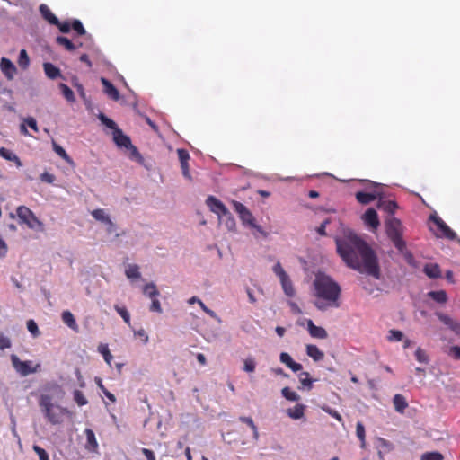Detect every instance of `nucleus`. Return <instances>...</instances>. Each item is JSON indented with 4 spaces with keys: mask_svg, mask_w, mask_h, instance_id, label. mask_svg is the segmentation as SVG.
I'll return each instance as SVG.
<instances>
[{
    "mask_svg": "<svg viewBox=\"0 0 460 460\" xmlns=\"http://www.w3.org/2000/svg\"><path fill=\"white\" fill-rule=\"evenodd\" d=\"M143 454L146 457V460H155V456L154 452L147 448H143L142 450Z\"/></svg>",
    "mask_w": 460,
    "mask_h": 460,
    "instance_id": "obj_64",
    "label": "nucleus"
},
{
    "mask_svg": "<svg viewBox=\"0 0 460 460\" xmlns=\"http://www.w3.org/2000/svg\"><path fill=\"white\" fill-rule=\"evenodd\" d=\"M32 449L38 455L40 460H49V454L44 448L38 445H33Z\"/></svg>",
    "mask_w": 460,
    "mask_h": 460,
    "instance_id": "obj_49",
    "label": "nucleus"
},
{
    "mask_svg": "<svg viewBox=\"0 0 460 460\" xmlns=\"http://www.w3.org/2000/svg\"><path fill=\"white\" fill-rule=\"evenodd\" d=\"M231 204L243 225H248L252 228H255L260 233H263L262 228L256 225L252 212L243 203L236 200H232Z\"/></svg>",
    "mask_w": 460,
    "mask_h": 460,
    "instance_id": "obj_5",
    "label": "nucleus"
},
{
    "mask_svg": "<svg viewBox=\"0 0 460 460\" xmlns=\"http://www.w3.org/2000/svg\"><path fill=\"white\" fill-rule=\"evenodd\" d=\"M177 154H178L179 160L181 162V165L184 164H188V162L190 160V155H189L188 151H186L185 149H178Z\"/></svg>",
    "mask_w": 460,
    "mask_h": 460,
    "instance_id": "obj_52",
    "label": "nucleus"
},
{
    "mask_svg": "<svg viewBox=\"0 0 460 460\" xmlns=\"http://www.w3.org/2000/svg\"><path fill=\"white\" fill-rule=\"evenodd\" d=\"M299 381L301 385L308 390L312 389L314 380L309 377L308 372H301L299 374Z\"/></svg>",
    "mask_w": 460,
    "mask_h": 460,
    "instance_id": "obj_38",
    "label": "nucleus"
},
{
    "mask_svg": "<svg viewBox=\"0 0 460 460\" xmlns=\"http://www.w3.org/2000/svg\"><path fill=\"white\" fill-rule=\"evenodd\" d=\"M255 367H256V364H255V361H254V359H253V358H247L246 359H244V362H243V370H244L245 372L252 373V372H254Z\"/></svg>",
    "mask_w": 460,
    "mask_h": 460,
    "instance_id": "obj_48",
    "label": "nucleus"
},
{
    "mask_svg": "<svg viewBox=\"0 0 460 460\" xmlns=\"http://www.w3.org/2000/svg\"><path fill=\"white\" fill-rule=\"evenodd\" d=\"M43 68L46 75L49 79H56L59 76H61L60 69L57 66H55L53 64L46 62L43 64Z\"/></svg>",
    "mask_w": 460,
    "mask_h": 460,
    "instance_id": "obj_25",
    "label": "nucleus"
},
{
    "mask_svg": "<svg viewBox=\"0 0 460 460\" xmlns=\"http://www.w3.org/2000/svg\"><path fill=\"white\" fill-rule=\"evenodd\" d=\"M283 397L291 402H297L300 400V396L289 387L286 386L281 390Z\"/></svg>",
    "mask_w": 460,
    "mask_h": 460,
    "instance_id": "obj_32",
    "label": "nucleus"
},
{
    "mask_svg": "<svg viewBox=\"0 0 460 460\" xmlns=\"http://www.w3.org/2000/svg\"><path fill=\"white\" fill-rule=\"evenodd\" d=\"M279 359H280V362L285 364L288 367L290 366V364L293 361V358H291V356L287 352L280 353Z\"/></svg>",
    "mask_w": 460,
    "mask_h": 460,
    "instance_id": "obj_59",
    "label": "nucleus"
},
{
    "mask_svg": "<svg viewBox=\"0 0 460 460\" xmlns=\"http://www.w3.org/2000/svg\"><path fill=\"white\" fill-rule=\"evenodd\" d=\"M92 216L94 219L105 224L111 219L110 217L105 213V210L102 208L94 209L92 211Z\"/></svg>",
    "mask_w": 460,
    "mask_h": 460,
    "instance_id": "obj_35",
    "label": "nucleus"
},
{
    "mask_svg": "<svg viewBox=\"0 0 460 460\" xmlns=\"http://www.w3.org/2000/svg\"><path fill=\"white\" fill-rule=\"evenodd\" d=\"M98 119L101 120V122L103 125H105L107 128L112 129L113 132L115 131L116 128H119L117 124L112 119H111L110 118H108L106 115H104L102 112L98 115Z\"/></svg>",
    "mask_w": 460,
    "mask_h": 460,
    "instance_id": "obj_39",
    "label": "nucleus"
},
{
    "mask_svg": "<svg viewBox=\"0 0 460 460\" xmlns=\"http://www.w3.org/2000/svg\"><path fill=\"white\" fill-rule=\"evenodd\" d=\"M393 403L395 411L399 413H403L408 407V402L405 397L400 394H397L394 396Z\"/></svg>",
    "mask_w": 460,
    "mask_h": 460,
    "instance_id": "obj_20",
    "label": "nucleus"
},
{
    "mask_svg": "<svg viewBox=\"0 0 460 460\" xmlns=\"http://www.w3.org/2000/svg\"><path fill=\"white\" fill-rule=\"evenodd\" d=\"M143 294L151 299L160 295L156 286L153 282L147 283L143 287Z\"/></svg>",
    "mask_w": 460,
    "mask_h": 460,
    "instance_id": "obj_30",
    "label": "nucleus"
},
{
    "mask_svg": "<svg viewBox=\"0 0 460 460\" xmlns=\"http://www.w3.org/2000/svg\"><path fill=\"white\" fill-rule=\"evenodd\" d=\"M18 65L22 69H27L30 65V58L25 49L20 51Z\"/></svg>",
    "mask_w": 460,
    "mask_h": 460,
    "instance_id": "obj_36",
    "label": "nucleus"
},
{
    "mask_svg": "<svg viewBox=\"0 0 460 460\" xmlns=\"http://www.w3.org/2000/svg\"><path fill=\"white\" fill-rule=\"evenodd\" d=\"M223 217H226V226L229 230H232L235 226V220L232 214L229 212V215H223Z\"/></svg>",
    "mask_w": 460,
    "mask_h": 460,
    "instance_id": "obj_60",
    "label": "nucleus"
},
{
    "mask_svg": "<svg viewBox=\"0 0 460 460\" xmlns=\"http://www.w3.org/2000/svg\"><path fill=\"white\" fill-rule=\"evenodd\" d=\"M102 84L103 85L104 93L113 101L119 100V93L118 89L106 78H101Z\"/></svg>",
    "mask_w": 460,
    "mask_h": 460,
    "instance_id": "obj_11",
    "label": "nucleus"
},
{
    "mask_svg": "<svg viewBox=\"0 0 460 460\" xmlns=\"http://www.w3.org/2000/svg\"><path fill=\"white\" fill-rule=\"evenodd\" d=\"M398 251L403 255L404 260L406 261V262L409 265H411L412 267H417V261H416L413 254L410 251H408L406 249V247L403 248V250H398Z\"/></svg>",
    "mask_w": 460,
    "mask_h": 460,
    "instance_id": "obj_41",
    "label": "nucleus"
},
{
    "mask_svg": "<svg viewBox=\"0 0 460 460\" xmlns=\"http://www.w3.org/2000/svg\"><path fill=\"white\" fill-rule=\"evenodd\" d=\"M150 311L151 312H156V313H162V307L159 300L157 297L152 298V303L150 305Z\"/></svg>",
    "mask_w": 460,
    "mask_h": 460,
    "instance_id": "obj_58",
    "label": "nucleus"
},
{
    "mask_svg": "<svg viewBox=\"0 0 460 460\" xmlns=\"http://www.w3.org/2000/svg\"><path fill=\"white\" fill-rule=\"evenodd\" d=\"M126 276L128 278V279H138L140 278V272H139V268L137 265L136 264H133V265H129L127 269H126Z\"/></svg>",
    "mask_w": 460,
    "mask_h": 460,
    "instance_id": "obj_40",
    "label": "nucleus"
},
{
    "mask_svg": "<svg viewBox=\"0 0 460 460\" xmlns=\"http://www.w3.org/2000/svg\"><path fill=\"white\" fill-rule=\"evenodd\" d=\"M307 330L311 337L317 339H326L328 333L326 330L321 326H316L311 319L307 320Z\"/></svg>",
    "mask_w": 460,
    "mask_h": 460,
    "instance_id": "obj_12",
    "label": "nucleus"
},
{
    "mask_svg": "<svg viewBox=\"0 0 460 460\" xmlns=\"http://www.w3.org/2000/svg\"><path fill=\"white\" fill-rule=\"evenodd\" d=\"M40 12L42 17L50 24L55 25L58 23V17L51 12V10L46 4H41L40 6Z\"/></svg>",
    "mask_w": 460,
    "mask_h": 460,
    "instance_id": "obj_24",
    "label": "nucleus"
},
{
    "mask_svg": "<svg viewBox=\"0 0 460 460\" xmlns=\"http://www.w3.org/2000/svg\"><path fill=\"white\" fill-rule=\"evenodd\" d=\"M74 400L79 406H84V405L87 404V402H88L84 394L80 390L74 391Z\"/></svg>",
    "mask_w": 460,
    "mask_h": 460,
    "instance_id": "obj_43",
    "label": "nucleus"
},
{
    "mask_svg": "<svg viewBox=\"0 0 460 460\" xmlns=\"http://www.w3.org/2000/svg\"><path fill=\"white\" fill-rule=\"evenodd\" d=\"M443 459H444V456L439 452H427V453H424L420 457V460H443Z\"/></svg>",
    "mask_w": 460,
    "mask_h": 460,
    "instance_id": "obj_44",
    "label": "nucleus"
},
{
    "mask_svg": "<svg viewBox=\"0 0 460 460\" xmlns=\"http://www.w3.org/2000/svg\"><path fill=\"white\" fill-rule=\"evenodd\" d=\"M280 283H281L284 293L288 296L292 297L295 296V293H296L295 288L293 287L292 281L290 280L289 277L280 279Z\"/></svg>",
    "mask_w": 460,
    "mask_h": 460,
    "instance_id": "obj_29",
    "label": "nucleus"
},
{
    "mask_svg": "<svg viewBox=\"0 0 460 460\" xmlns=\"http://www.w3.org/2000/svg\"><path fill=\"white\" fill-rule=\"evenodd\" d=\"M17 216L22 223L26 224L30 228L42 227V223L35 217L33 212L24 206L18 207Z\"/></svg>",
    "mask_w": 460,
    "mask_h": 460,
    "instance_id": "obj_6",
    "label": "nucleus"
},
{
    "mask_svg": "<svg viewBox=\"0 0 460 460\" xmlns=\"http://www.w3.org/2000/svg\"><path fill=\"white\" fill-rule=\"evenodd\" d=\"M59 89L67 102H74L75 101L74 92L66 84H60Z\"/></svg>",
    "mask_w": 460,
    "mask_h": 460,
    "instance_id": "obj_33",
    "label": "nucleus"
},
{
    "mask_svg": "<svg viewBox=\"0 0 460 460\" xmlns=\"http://www.w3.org/2000/svg\"><path fill=\"white\" fill-rule=\"evenodd\" d=\"M40 180L44 182H47V183H53L55 181V175L54 174H51L48 172H44L43 173L40 174Z\"/></svg>",
    "mask_w": 460,
    "mask_h": 460,
    "instance_id": "obj_57",
    "label": "nucleus"
},
{
    "mask_svg": "<svg viewBox=\"0 0 460 460\" xmlns=\"http://www.w3.org/2000/svg\"><path fill=\"white\" fill-rule=\"evenodd\" d=\"M314 295L317 298L314 306L325 311L329 307H339L341 287L331 277L325 274H317L313 282Z\"/></svg>",
    "mask_w": 460,
    "mask_h": 460,
    "instance_id": "obj_2",
    "label": "nucleus"
},
{
    "mask_svg": "<svg viewBox=\"0 0 460 460\" xmlns=\"http://www.w3.org/2000/svg\"><path fill=\"white\" fill-rule=\"evenodd\" d=\"M378 197V193L374 190L372 192H364V191H358L356 193V199L358 202L363 205H367L370 202L376 199Z\"/></svg>",
    "mask_w": 460,
    "mask_h": 460,
    "instance_id": "obj_16",
    "label": "nucleus"
},
{
    "mask_svg": "<svg viewBox=\"0 0 460 460\" xmlns=\"http://www.w3.org/2000/svg\"><path fill=\"white\" fill-rule=\"evenodd\" d=\"M306 354L314 361H321L324 358V353L322 350H320L316 345L314 344L306 345Z\"/></svg>",
    "mask_w": 460,
    "mask_h": 460,
    "instance_id": "obj_23",
    "label": "nucleus"
},
{
    "mask_svg": "<svg viewBox=\"0 0 460 460\" xmlns=\"http://www.w3.org/2000/svg\"><path fill=\"white\" fill-rule=\"evenodd\" d=\"M98 351L103 356V358L105 360V362L111 366V360L113 358L112 355L111 354L110 352V349H109V347L107 344H100L98 346Z\"/></svg>",
    "mask_w": 460,
    "mask_h": 460,
    "instance_id": "obj_31",
    "label": "nucleus"
},
{
    "mask_svg": "<svg viewBox=\"0 0 460 460\" xmlns=\"http://www.w3.org/2000/svg\"><path fill=\"white\" fill-rule=\"evenodd\" d=\"M429 296L438 303H446L447 301V295L446 291H431L429 293Z\"/></svg>",
    "mask_w": 460,
    "mask_h": 460,
    "instance_id": "obj_34",
    "label": "nucleus"
},
{
    "mask_svg": "<svg viewBox=\"0 0 460 460\" xmlns=\"http://www.w3.org/2000/svg\"><path fill=\"white\" fill-rule=\"evenodd\" d=\"M337 252L351 269L380 278V267L374 250L359 236L349 233L336 238Z\"/></svg>",
    "mask_w": 460,
    "mask_h": 460,
    "instance_id": "obj_1",
    "label": "nucleus"
},
{
    "mask_svg": "<svg viewBox=\"0 0 460 460\" xmlns=\"http://www.w3.org/2000/svg\"><path fill=\"white\" fill-rule=\"evenodd\" d=\"M429 218L437 226L438 230L440 232V236L448 240L456 239V234L439 217L431 215Z\"/></svg>",
    "mask_w": 460,
    "mask_h": 460,
    "instance_id": "obj_8",
    "label": "nucleus"
},
{
    "mask_svg": "<svg viewBox=\"0 0 460 460\" xmlns=\"http://www.w3.org/2000/svg\"><path fill=\"white\" fill-rule=\"evenodd\" d=\"M206 204L213 213L218 216L219 218H221L223 215H229L227 208L223 204V202L214 196H208L206 200Z\"/></svg>",
    "mask_w": 460,
    "mask_h": 460,
    "instance_id": "obj_9",
    "label": "nucleus"
},
{
    "mask_svg": "<svg viewBox=\"0 0 460 460\" xmlns=\"http://www.w3.org/2000/svg\"><path fill=\"white\" fill-rule=\"evenodd\" d=\"M56 42L59 45L64 47L68 51H74L78 47H82V43H74L72 40H70L68 38L64 36H58L56 39Z\"/></svg>",
    "mask_w": 460,
    "mask_h": 460,
    "instance_id": "obj_22",
    "label": "nucleus"
},
{
    "mask_svg": "<svg viewBox=\"0 0 460 460\" xmlns=\"http://www.w3.org/2000/svg\"><path fill=\"white\" fill-rule=\"evenodd\" d=\"M356 434L361 442V447H365L366 444V433L365 427L362 422L358 421L356 425Z\"/></svg>",
    "mask_w": 460,
    "mask_h": 460,
    "instance_id": "obj_37",
    "label": "nucleus"
},
{
    "mask_svg": "<svg viewBox=\"0 0 460 460\" xmlns=\"http://www.w3.org/2000/svg\"><path fill=\"white\" fill-rule=\"evenodd\" d=\"M39 405L48 421L52 425L60 424L63 420V416L66 413L65 408L52 402L49 395H41Z\"/></svg>",
    "mask_w": 460,
    "mask_h": 460,
    "instance_id": "obj_3",
    "label": "nucleus"
},
{
    "mask_svg": "<svg viewBox=\"0 0 460 460\" xmlns=\"http://www.w3.org/2000/svg\"><path fill=\"white\" fill-rule=\"evenodd\" d=\"M55 25L59 29V31L62 33H68L72 28L71 23L68 21H65L62 22L58 21V23Z\"/></svg>",
    "mask_w": 460,
    "mask_h": 460,
    "instance_id": "obj_54",
    "label": "nucleus"
},
{
    "mask_svg": "<svg viewBox=\"0 0 460 460\" xmlns=\"http://www.w3.org/2000/svg\"><path fill=\"white\" fill-rule=\"evenodd\" d=\"M423 272L430 279H438L441 277V270L437 263H427L424 266Z\"/></svg>",
    "mask_w": 460,
    "mask_h": 460,
    "instance_id": "obj_18",
    "label": "nucleus"
},
{
    "mask_svg": "<svg viewBox=\"0 0 460 460\" xmlns=\"http://www.w3.org/2000/svg\"><path fill=\"white\" fill-rule=\"evenodd\" d=\"M24 123H26V125L28 127H30L34 132H39V128L37 126V121L34 118L32 117H28L26 119H24Z\"/></svg>",
    "mask_w": 460,
    "mask_h": 460,
    "instance_id": "obj_56",
    "label": "nucleus"
},
{
    "mask_svg": "<svg viewBox=\"0 0 460 460\" xmlns=\"http://www.w3.org/2000/svg\"><path fill=\"white\" fill-rule=\"evenodd\" d=\"M114 309L116 310V312L122 317V319L124 320V322L128 324V325H130V314L128 313V311L127 310V308L125 307H121V306H119V305H115L114 306Z\"/></svg>",
    "mask_w": 460,
    "mask_h": 460,
    "instance_id": "obj_42",
    "label": "nucleus"
},
{
    "mask_svg": "<svg viewBox=\"0 0 460 460\" xmlns=\"http://www.w3.org/2000/svg\"><path fill=\"white\" fill-rule=\"evenodd\" d=\"M386 234L397 250L405 248L402 238V223L397 218H391L386 222Z\"/></svg>",
    "mask_w": 460,
    "mask_h": 460,
    "instance_id": "obj_4",
    "label": "nucleus"
},
{
    "mask_svg": "<svg viewBox=\"0 0 460 460\" xmlns=\"http://www.w3.org/2000/svg\"><path fill=\"white\" fill-rule=\"evenodd\" d=\"M0 69L8 80H13L17 73L14 64L6 58H2L0 60Z\"/></svg>",
    "mask_w": 460,
    "mask_h": 460,
    "instance_id": "obj_10",
    "label": "nucleus"
},
{
    "mask_svg": "<svg viewBox=\"0 0 460 460\" xmlns=\"http://www.w3.org/2000/svg\"><path fill=\"white\" fill-rule=\"evenodd\" d=\"M322 409H323V411L328 413L330 416H332L334 419H336L339 422H342V417H341V415L337 411L332 409L329 406H323Z\"/></svg>",
    "mask_w": 460,
    "mask_h": 460,
    "instance_id": "obj_51",
    "label": "nucleus"
},
{
    "mask_svg": "<svg viewBox=\"0 0 460 460\" xmlns=\"http://www.w3.org/2000/svg\"><path fill=\"white\" fill-rule=\"evenodd\" d=\"M62 321L64 323H66L70 329L73 331L78 332V325L76 323V321L75 319V316L70 311H64L62 313Z\"/></svg>",
    "mask_w": 460,
    "mask_h": 460,
    "instance_id": "obj_26",
    "label": "nucleus"
},
{
    "mask_svg": "<svg viewBox=\"0 0 460 460\" xmlns=\"http://www.w3.org/2000/svg\"><path fill=\"white\" fill-rule=\"evenodd\" d=\"M305 409V405L296 404L293 408L288 409L287 413L291 419L299 420L304 416Z\"/></svg>",
    "mask_w": 460,
    "mask_h": 460,
    "instance_id": "obj_27",
    "label": "nucleus"
},
{
    "mask_svg": "<svg viewBox=\"0 0 460 460\" xmlns=\"http://www.w3.org/2000/svg\"><path fill=\"white\" fill-rule=\"evenodd\" d=\"M198 304L207 314H208L211 317H216V313L213 310L208 308L201 300H198Z\"/></svg>",
    "mask_w": 460,
    "mask_h": 460,
    "instance_id": "obj_63",
    "label": "nucleus"
},
{
    "mask_svg": "<svg viewBox=\"0 0 460 460\" xmlns=\"http://www.w3.org/2000/svg\"><path fill=\"white\" fill-rule=\"evenodd\" d=\"M438 319L447 325L452 332H454L456 334H460V323L455 321L450 316L443 314V313H437L436 314Z\"/></svg>",
    "mask_w": 460,
    "mask_h": 460,
    "instance_id": "obj_13",
    "label": "nucleus"
},
{
    "mask_svg": "<svg viewBox=\"0 0 460 460\" xmlns=\"http://www.w3.org/2000/svg\"><path fill=\"white\" fill-rule=\"evenodd\" d=\"M11 361L14 369L22 376L36 373L40 367L39 364H37L35 367H32L31 361H22L14 354L11 356Z\"/></svg>",
    "mask_w": 460,
    "mask_h": 460,
    "instance_id": "obj_7",
    "label": "nucleus"
},
{
    "mask_svg": "<svg viewBox=\"0 0 460 460\" xmlns=\"http://www.w3.org/2000/svg\"><path fill=\"white\" fill-rule=\"evenodd\" d=\"M415 358L420 363H424V364L429 363V356L421 348H418L416 349Z\"/></svg>",
    "mask_w": 460,
    "mask_h": 460,
    "instance_id": "obj_47",
    "label": "nucleus"
},
{
    "mask_svg": "<svg viewBox=\"0 0 460 460\" xmlns=\"http://www.w3.org/2000/svg\"><path fill=\"white\" fill-rule=\"evenodd\" d=\"M363 220L366 225L369 226L373 229H376L379 225L378 215L374 208H368L363 215Z\"/></svg>",
    "mask_w": 460,
    "mask_h": 460,
    "instance_id": "obj_14",
    "label": "nucleus"
},
{
    "mask_svg": "<svg viewBox=\"0 0 460 460\" xmlns=\"http://www.w3.org/2000/svg\"><path fill=\"white\" fill-rule=\"evenodd\" d=\"M0 156L7 161L13 162L17 167L22 166L21 159L13 152L5 147H0Z\"/></svg>",
    "mask_w": 460,
    "mask_h": 460,
    "instance_id": "obj_19",
    "label": "nucleus"
},
{
    "mask_svg": "<svg viewBox=\"0 0 460 460\" xmlns=\"http://www.w3.org/2000/svg\"><path fill=\"white\" fill-rule=\"evenodd\" d=\"M11 345L10 339L0 332V349H9Z\"/></svg>",
    "mask_w": 460,
    "mask_h": 460,
    "instance_id": "obj_55",
    "label": "nucleus"
},
{
    "mask_svg": "<svg viewBox=\"0 0 460 460\" xmlns=\"http://www.w3.org/2000/svg\"><path fill=\"white\" fill-rule=\"evenodd\" d=\"M71 27L76 32L77 35H86V31L79 20H74L71 23Z\"/></svg>",
    "mask_w": 460,
    "mask_h": 460,
    "instance_id": "obj_45",
    "label": "nucleus"
},
{
    "mask_svg": "<svg viewBox=\"0 0 460 460\" xmlns=\"http://www.w3.org/2000/svg\"><path fill=\"white\" fill-rule=\"evenodd\" d=\"M84 433L86 436L85 448L88 451L95 452L98 448V442L96 440L94 432L91 429H86Z\"/></svg>",
    "mask_w": 460,
    "mask_h": 460,
    "instance_id": "obj_17",
    "label": "nucleus"
},
{
    "mask_svg": "<svg viewBox=\"0 0 460 460\" xmlns=\"http://www.w3.org/2000/svg\"><path fill=\"white\" fill-rule=\"evenodd\" d=\"M377 208L381 210H384L389 214H394L397 209V203L394 200H385L379 199L377 202Z\"/></svg>",
    "mask_w": 460,
    "mask_h": 460,
    "instance_id": "obj_21",
    "label": "nucleus"
},
{
    "mask_svg": "<svg viewBox=\"0 0 460 460\" xmlns=\"http://www.w3.org/2000/svg\"><path fill=\"white\" fill-rule=\"evenodd\" d=\"M27 329L34 337L40 334L38 325L33 320L27 322Z\"/></svg>",
    "mask_w": 460,
    "mask_h": 460,
    "instance_id": "obj_53",
    "label": "nucleus"
},
{
    "mask_svg": "<svg viewBox=\"0 0 460 460\" xmlns=\"http://www.w3.org/2000/svg\"><path fill=\"white\" fill-rule=\"evenodd\" d=\"M388 333L387 339L390 341H401L403 339V333L399 330H390Z\"/></svg>",
    "mask_w": 460,
    "mask_h": 460,
    "instance_id": "obj_46",
    "label": "nucleus"
},
{
    "mask_svg": "<svg viewBox=\"0 0 460 460\" xmlns=\"http://www.w3.org/2000/svg\"><path fill=\"white\" fill-rule=\"evenodd\" d=\"M273 271L279 277V280L288 277V275L287 274V272L284 270L283 267L281 266L280 262H277L274 265Z\"/></svg>",
    "mask_w": 460,
    "mask_h": 460,
    "instance_id": "obj_50",
    "label": "nucleus"
},
{
    "mask_svg": "<svg viewBox=\"0 0 460 460\" xmlns=\"http://www.w3.org/2000/svg\"><path fill=\"white\" fill-rule=\"evenodd\" d=\"M53 150L63 159L65 160L68 164L74 166L75 163L73 159L67 155L66 150L58 145L55 141L52 142Z\"/></svg>",
    "mask_w": 460,
    "mask_h": 460,
    "instance_id": "obj_28",
    "label": "nucleus"
},
{
    "mask_svg": "<svg viewBox=\"0 0 460 460\" xmlns=\"http://www.w3.org/2000/svg\"><path fill=\"white\" fill-rule=\"evenodd\" d=\"M330 223V219H325L317 228H316V232L322 235V236H324L326 235V232H325V228H326V226Z\"/></svg>",
    "mask_w": 460,
    "mask_h": 460,
    "instance_id": "obj_62",
    "label": "nucleus"
},
{
    "mask_svg": "<svg viewBox=\"0 0 460 460\" xmlns=\"http://www.w3.org/2000/svg\"><path fill=\"white\" fill-rule=\"evenodd\" d=\"M113 140L115 144L119 147H129L131 146L130 138L124 135L120 128H116L113 132Z\"/></svg>",
    "mask_w": 460,
    "mask_h": 460,
    "instance_id": "obj_15",
    "label": "nucleus"
},
{
    "mask_svg": "<svg viewBox=\"0 0 460 460\" xmlns=\"http://www.w3.org/2000/svg\"><path fill=\"white\" fill-rule=\"evenodd\" d=\"M449 355L455 359H460V346H452L449 350Z\"/></svg>",
    "mask_w": 460,
    "mask_h": 460,
    "instance_id": "obj_61",
    "label": "nucleus"
}]
</instances>
